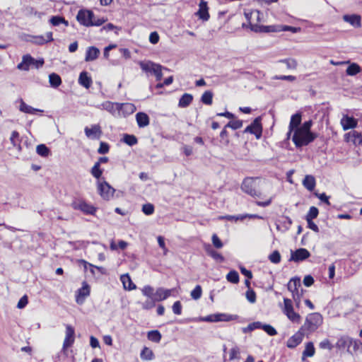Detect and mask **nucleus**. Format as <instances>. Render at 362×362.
Masks as SVG:
<instances>
[{
    "label": "nucleus",
    "instance_id": "56",
    "mask_svg": "<svg viewBox=\"0 0 362 362\" xmlns=\"http://www.w3.org/2000/svg\"><path fill=\"white\" fill-rule=\"evenodd\" d=\"M209 247H210V246L209 245ZM207 252L208 254L212 257L214 259L216 260H218L220 262H222L223 261V256L219 254L218 252H217L216 251L214 250L213 249L211 248H209L207 250Z\"/></svg>",
    "mask_w": 362,
    "mask_h": 362
},
{
    "label": "nucleus",
    "instance_id": "43",
    "mask_svg": "<svg viewBox=\"0 0 362 362\" xmlns=\"http://www.w3.org/2000/svg\"><path fill=\"white\" fill-rule=\"evenodd\" d=\"M213 93L210 90L205 91L201 98V101L205 104L210 105L212 104Z\"/></svg>",
    "mask_w": 362,
    "mask_h": 362
},
{
    "label": "nucleus",
    "instance_id": "15",
    "mask_svg": "<svg viewBox=\"0 0 362 362\" xmlns=\"http://www.w3.org/2000/svg\"><path fill=\"white\" fill-rule=\"evenodd\" d=\"M195 15L197 16L199 18L203 21H207L209 19L210 15L209 13V7L206 1L204 0H200L199 4V9L195 13Z\"/></svg>",
    "mask_w": 362,
    "mask_h": 362
},
{
    "label": "nucleus",
    "instance_id": "53",
    "mask_svg": "<svg viewBox=\"0 0 362 362\" xmlns=\"http://www.w3.org/2000/svg\"><path fill=\"white\" fill-rule=\"evenodd\" d=\"M142 211L147 216L151 215L154 212V206L150 203L145 204L142 206Z\"/></svg>",
    "mask_w": 362,
    "mask_h": 362
},
{
    "label": "nucleus",
    "instance_id": "2",
    "mask_svg": "<svg viewBox=\"0 0 362 362\" xmlns=\"http://www.w3.org/2000/svg\"><path fill=\"white\" fill-rule=\"evenodd\" d=\"M322 323V317L318 313L309 314L300 329L308 336L315 332Z\"/></svg>",
    "mask_w": 362,
    "mask_h": 362
},
{
    "label": "nucleus",
    "instance_id": "1",
    "mask_svg": "<svg viewBox=\"0 0 362 362\" xmlns=\"http://www.w3.org/2000/svg\"><path fill=\"white\" fill-rule=\"evenodd\" d=\"M312 125V120H308L293 131L292 141L297 148L308 145L317 137V134L310 131Z\"/></svg>",
    "mask_w": 362,
    "mask_h": 362
},
{
    "label": "nucleus",
    "instance_id": "63",
    "mask_svg": "<svg viewBox=\"0 0 362 362\" xmlns=\"http://www.w3.org/2000/svg\"><path fill=\"white\" fill-rule=\"evenodd\" d=\"M245 295L249 302L254 303L256 301V294L254 291L249 289L248 291H247Z\"/></svg>",
    "mask_w": 362,
    "mask_h": 362
},
{
    "label": "nucleus",
    "instance_id": "17",
    "mask_svg": "<svg viewBox=\"0 0 362 362\" xmlns=\"http://www.w3.org/2000/svg\"><path fill=\"white\" fill-rule=\"evenodd\" d=\"M31 39L30 41L37 45H42L49 42L53 41L52 33L47 32L45 35H33L30 36Z\"/></svg>",
    "mask_w": 362,
    "mask_h": 362
},
{
    "label": "nucleus",
    "instance_id": "31",
    "mask_svg": "<svg viewBox=\"0 0 362 362\" xmlns=\"http://www.w3.org/2000/svg\"><path fill=\"white\" fill-rule=\"evenodd\" d=\"M136 119L139 127H145L149 124V117L144 112H138L136 115Z\"/></svg>",
    "mask_w": 362,
    "mask_h": 362
},
{
    "label": "nucleus",
    "instance_id": "32",
    "mask_svg": "<svg viewBox=\"0 0 362 362\" xmlns=\"http://www.w3.org/2000/svg\"><path fill=\"white\" fill-rule=\"evenodd\" d=\"M316 185L315 179L313 175H305L303 180V185L309 191H313Z\"/></svg>",
    "mask_w": 362,
    "mask_h": 362
},
{
    "label": "nucleus",
    "instance_id": "48",
    "mask_svg": "<svg viewBox=\"0 0 362 362\" xmlns=\"http://www.w3.org/2000/svg\"><path fill=\"white\" fill-rule=\"evenodd\" d=\"M226 279L230 283L238 284L239 282V274L236 271L232 270L226 275Z\"/></svg>",
    "mask_w": 362,
    "mask_h": 362
},
{
    "label": "nucleus",
    "instance_id": "14",
    "mask_svg": "<svg viewBox=\"0 0 362 362\" xmlns=\"http://www.w3.org/2000/svg\"><path fill=\"white\" fill-rule=\"evenodd\" d=\"M305 335H306V334L301 329H300L296 333H295L287 340L286 346L290 349L296 347L302 342Z\"/></svg>",
    "mask_w": 362,
    "mask_h": 362
},
{
    "label": "nucleus",
    "instance_id": "41",
    "mask_svg": "<svg viewBox=\"0 0 362 362\" xmlns=\"http://www.w3.org/2000/svg\"><path fill=\"white\" fill-rule=\"evenodd\" d=\"M147 337L148 340L158 343L161 339V334L158 330H151L148 332Z\"/></svg>",
    "mask_w": 362,
    "mask_h": 362
},
{
    "label": "nucleus",
    "instance_id": "12",
    "mask_svg": "<svg viewBox=\"0 0 362 362\" xmlns=\"http://www.w3.org/2000/svg\"><path fill=\"white\" fill-rule=\"evenodd\" d=\"M136 111V107L130 103H119L118 114L117 117H126Z\"/></svg>",
    "mask_w": 362,
    "mask_h": 362
},
{
    "label": "nucleus",
    "instance_id": "3",
    "mask_svg": "<svg viewBox=\"0 0 362 362\" xmlns=\"http://www.w3.org/2000/svg\"><path fill=\"white\" fill-rule=\"evenodd\" d=\"M76 19L78 23L84 26H98L104 23V20L98 19L95 21L93 11L86 9H81L78 12Z\"/></svg>",
    "mask_w": 362,
    "mask_h": 362
},
{
    "label": "nucleus",
    "instance_id": "35",
    "mask_svg": "<svg viewBox=\"0 0 362 362\" xmlns=\"http://www.w3.org/2000/svg\"><path fill=\"white\" fill-rule=\"evenodd\" d=\"M10 141L13 147L18 148L19 151L21 149L20 135L18 132H12Z\"/></svg>",
    "mask_w": 362,
    "mask_h": 362
},
{
    "label": "nucleus",
    "instance_id": "57",
    "mask_svg": "<svg viewBox=\"0 0 362 362\" xmlns=\"http://www.w3.org/2000/svg\"><path fill=\"white\" fill-rule=\"evenodd\" d=\"M243 126V121L241 120H234L229 122L225 127H229L233 129H238L242 127Z\"/></svg>",
    "mask_w": 362,
    "mask_h": 362
},
{
    "label": "nucleus",
    "instance_id": "18",
    "mask_svg": "<svg viewBox=\"0 0 362 362\" xmlns=\"http://www.w3.org/2000/svg\"><path fill=\"white\" fill-rule=\"evenodd\" d=\"M90 295V287L83 282V286L77 291L76 300L78 304L83 303L85 298Z\"/></svg>",
    "mask_w": 362,
    "mask_h": 362
},
{
    "label": "nucleus",
    "instance_id": "45",
    "mask_svg": "<svg viewBox=\"0 0 362 362\" xmlns=\"http://www.w3.org/2000/svg\"><path fill=\"white\" fill-rule=\"evenodd\" d=\"M155 292L156 291H154V288L149 285L144 286L141 288L142 294L144 296L147 297L148 298H153L154 296Z\"/></svg>",
    "mask_w": 362,
    "mask_h": 362
},
{
    "label": "nucleus",
    "instance_id": "22",
    "mask_svg": "<svg viewBox=\"0 0 362 362\" xmlns=\"http://www.w3.org/2000/svg\"><path fill=\"white\" fill-rule=\"evenodd\" d=\"M119 103L105 101L100 105L102 109L109 112L115 117H117Z\"/></svg>",
    "mask_w": 362,
    "mask_h": 362
},
{
    "label": "nucleus",
    "instance_id": "30",
    "mask_svg": "<svg viewBox=\"0 0 362 362\" xmlns=\"http://www.w3.org/2000/svg\"><path fill=\"white\" fill-rule=\"evenodd\" d=\"M19 110L21 112L27 113V114H35V112H42L43 110L34 108L28 105H27L22 99L20 100V107Z\"/></svg>",
    "mask_w": 362,
    "mask_h": 362
},
{
    "label": "nucleus",
    "instance_id": "55",
    "mask_svg": "<svg viewBox=\"0 0 362 362\" xmlns=\"http://www.w3.org/2000/svg\"><path fill=\"white\" fill-rule=\"evenodd\" d=\"M156 300H154V298H148L145 302L142 303V308L144 310H150L155 307Z\"/></svg>",
    "mask_w": 362,
    "mask_h": 362
},
{
    "label": "nucleus",
    "instance_id": "59",
    "mask_svg": "<svg viewBox=\"0 0 362 362\" xmlns=\"http://www.w3.org/2000/svg\"><path fill=\"white\" fill-rule=\"evenodd\" d=\"M182 307L181 303L179 300L175 301L172 307L173 312L175 315H180L182 313Z\"/></svg>",
    "mask_w": 362,
    "mask_h": 362
},
{
    "label": "nucleus",
    "instance_id": "23",
    "mask_svg": "<svg viewBox=\"0 0 362 362\" xmlns=\"http://www.w3.org/2000/svg\"><path fill=\"white\" fill-rule=\"evenodd\" d=\"M35 59L29 54L24 55L22 62L18 64L17 68L20 70L28 71L31 65L34 64Z\"/></svg>",
    "mask_w": 362,
    "mask_h": 362
},
{
    "label": "nucleus",
    "instance_id": "4",
    "mask_svg": "<svg viewBox=\"0 0 362 362\" xmlns=\"http://www.w3.org/2000/svg\"><path fill=\"white\" fill-rule=\"evenodd\" d=\"M98 192L105 200H110L113 197L115 189L105 180H99L97 182Z\"/></svg>",
    "mask_w": 362,
    "mask_h": 362
},
{
    "label": "nucleus",
    "instance_id": "38",
    "mask_svg": "<svg viewBox=\"0 0 362 362\" xmlns=\"http://www.w3.org/2000/svg\"><path fill=\"white\" fill-rule=\"evenodd\" d=\"M140 357L144 361H151L154 358V354L151 349L144 347L140 354Z\"/></svg>",
    "mask_w": 362,
    "mask_h": 362
},
{
    "label": "nucleus",
    "instance_id": "39",
    "mask_svg": "<svg viewBox=\"0 0 362 362\" xmlns=\"http://www.w3.org/2000/svg\"><path fill=\"white\" fill-rule=\"evenodd\" d=\"M49 82L52 87L57 88L61 85L62 79L58 74L52 73L49 76Z\"/></svg>",
    "mask_w": 362,
    "mask_h": 362
},
{
    "label": "nucleus",
    "instance_id": "6",
    "mask_svg": "<svg viewBox=\"0 0 362 362\" xmlns=\"http://www.w3.org/2000/svg\"><path fill=\"white\" fill-rule=\"evenodd\" d=\"M71 206L74 209L79 210L87 215H94L97 210V209L95 206L87 203L85 200L82 199H78L74 200L72 202Z\"/></svg>",
    "mask_w": 362,
    "mask_h": 362
},
{
    "label": "nucleus",
    "instance_id": "19",
    "mask_svg": "<svg viewBox=\"0 0 362 362\" xmlns=\"http://www.w3.org/2000/svg\"><path fill=\"white\" fill-rule=\"evenodd\" d=\"M175 289H165L163 287H159L156 289L155 294H154V300L157 301H162L165 299H167L169 296H171L172 292Z\"/></svg>",
    "mask_w": 362,
    "mask_h": 362
},
{
    "label": "nucleus",
    "instance_id": "40",
    "mask_svg": "<svg viewBox=\"0 0 362 362\" xmlns=\"http://www.w3.org/2000/svg\"><path fill=\"white\" fill-rule=\"evenodd\" d=\"M49 22L54 26L59 25L62 23L64 24L65 26H68L69 25L68 21H66L64 19V18H63L62 16H52L49 19Z\"/></svg>",
    "mask_w": 362,
    "mask_h": 362
},
{
    "label": "nucleus",
    "instance_id": "60",
    "mask_svg": "<svg viewBox=\"0 0 362 362\" xmlns=\"http://www.w3.org/2000/svg\"><path fill=\"white\" fill-rule=\"evenodd\" d=\"M262 329L270 336H274L277 334L276 329L269 325H264Z\"/></svg>",
    "mask_w": 362,
    "mask_h": 362
},
{
    "label": "nucleus",
    "instance_id": "61",
    "mask_svg": "<svg viewBox=\"0 0 362 362\" xmlns=\"http://www.w3.org/2000/svg\"><path fill=\"white\" fill-rule=\"evenodd\" d=\"M319 346L320 349H328V350H332L333 346L331 344L330 341L329 339H325L324 340H322L320 344H319Z\"/></svg>",
    "mask_w": 362,
    "mask_h": 362
},
{
    "label": "nucleus",
    "instance_id": "47",
    "mask_svg": "<svg viewBox=\"0 0 362 362\" xmlns=\"http://www.w3.org/2000/svg\"><path fill=\"white\" fill-rule=\"evenodd\" d=\"M91 174L93 177L97 178L98 180H100V177L103 174V170L100 168V162H96L91 169Z\"/></svg>",
    "mask_w": 362,
    "mask_h": 362
},
{
    "label": "nucleus",
    "instance_id": "7",
    "mask_svg": "<svg viewBox=\"0 0 362 362\" xmlns=\"http://www.w3.org/2000/svg\"><path fill=\"white\" fill-rule=\"evenodd\" d=\"M301 286L300 278H292L288 283L287 287L289 291L292 293V296L296 302V306L299 307L300 303L301 294L299 293L298 288Z\"/></svg>",
    "mask_w": 362,
    "mask_h": 362
},
{
    "label": "nucleus",
    "instance_id": "13",
    "mask_svg": "<svg viewBox=\"0 0 362 362\" xmlns=\"http://www.w3.org/2000/svg\"><path fill=\"white\" fill-rule=\"evenodd\" d=\"M310 256V252L305 248H300L296 251H291L290 261L299 262L303 261Z\"/></svg>",
    "mask_w": 362,
    "mask_h": 362
},
{
    "label": "nucleus",
    "instance_id": "51",
    "mask_svg": "<svg viewBox=\"0 0 362 362\" xmlns=\"http://www.w3.org/2000/svg\"><path fill=\"white\" fill-rule=\"evenodd\" d=\"M202 293V287L199 285L195 286V288L191 291L190 296L194 300H198L201 298Z\"/></svg>",
    "mask_w": 362,
    "mask_h": 362
},
{
    "label": "nucleus",
    "instance_id": "64",
    "mask_svg": "<svg viewBox=\"0 0 362 362\" xmlns=\"http://www.w3.org/2000/svg\"><path fill=\"white\" fill-rule=\"evenodd\" d=\"M351 346H353L354 351L359 350L362 351V342L359 340L352 339Z\"/></svg>",
    "mask_w": 362,
    "mask_h": 362
},
{
    "label": "nucleus",
    "instance_id": "20",
    "mask_svg": "<svg viewBox=\"0 0 362 362\" xmlns=\"http://www.w3.org/2000/svg\"><path fill=\"white\" fill-rule=\"evenodd\" d=\"M141 69L146 73L154 74L158 68L160 66L158 64H156L151 61H141L139 63Z\"/></svg>",
    "mask_w": 362,
    "mask_h": 362
},
{
    "label": "nucleus",
    "instance_id": "46",
    "mask_svg": "<svg viewBox=\"0 0 362 362\" xmlns=\"http://www.w3.org/2000/svg\"><path fill=\"white\" fill-rule=\"evenodd\" d=\"M37 153L42 157H47L50 151L45 144H40L36 148Z\"/></svg>",
    "mask_w": 362,
    "mask_h": 362
},
{
    "label": "nucleus",
    "instance_id": "52",
    "mask_svg": "<svg viewBox=\"0 0 362 362\" xmlns=\"http://www.w3.org/2000/svg\"><path fill=\"white\" fill-rule=\"evenodd\" d=\"M269 259L274 264H278L281 262V255L279 251L275 250L269 256Z\"/></svg>",
    "mask_w": 362,
    "mask_h": 362
},
{
    "label": "nucleus",
    "instance_id": "34",
    "mask_svg": "<svg viewBox=\"0 0 362 362\" xmlns=\"http://www.w3.org/2000/svg\"><path fill=\"white\" fill-rule=\"evenodd\" d=\"M352 342V338L349 337H340L337 343H336V347L341 349L347 347L348 349L351 346Z\"/></svg>",
    "mask_w": 362,
    "mask_h": 362
},
{
    "label": "nucleus",
    "instance_id": "16",
    "mask_svg": "<svg viewBox=\"0 0 362 362\" xmlns=\"http://www.w3.org/2000/svg\"><path fill=\"white\" fill-rule=\"evenodd\" d=\"M84 132L86 136L91 139H98L102 135V130L98 124H93L90 127H86Z\"/></svg>",
    "mask_w": 362,
    "mask_h": 362
},
{
    "label": "nucleus",
    "instance_id": "8",
    "mask_svg": "<svg viewBox=\"0 0 362 362\" xmlns=\"http://www.w3.org/2000/svg\"><path fill=\"white\" fill-rule=\"evenodd\" d=\"M236 319V316L228 315L225 313L211 314L199 319L202 322H229Z\"/></svg>",
    "mask_w": 362,
    "mask_h": 362
},
{
    "label": "nucleus",
    "instance_id": "28",
    "mask_svg": "<svg viewBox=\"0 0 362 362\" xmlns=\"http://www.w3.org/2000/svg\"><path fill=\"white\" fill-rule=\"evenodd\" d=\"M120 280L124 289L132 291L136 288V285L132 282L129 274H122L120 276Z\"/></svg>",
    "mask_w": 362,
    "mask_h": 362
},
{
    "label": "nucleus",
    "instance_id": "49",
    "mask_svg": "<svg viewBox=\"0 0 362 362\" xmlns=\"http://www.w3.org/2000/svg\"><path fill=\"white\" fill-rule=\"evenodd\" d=\"M279 62L286 64V67L289 69H296L298 64L296 60L294 59H281Z\"/></svg>",
    "mask_w": 362,
    "mask_h": 362
},
{
    "label": "nucleus",
    "instance_id": "29",
    "mask_svg": "<svg viewBox=\"0 0 362 362\" xmlns=\"http://www.w3.org/2000/svg\"><path fill=\"white\" fill-rule=\"evenodd\" d=\"M78 83L82 86L88 88L92 84V79L86 71H82L78 78Z\"/></svg>",
    "mask_w": 362,
    "mask_h": 362
},
{
    "label": "nucleus",
    "instance_id": "9",
    "mask_svg": "<svg viewBox=\"0 0 362 362\" xmlns=\"http://www.w3.org/2000/svg\"><path fill=\"white\" fill-rule=\"evenodd\" d=\"M255 179L252 177H246L243 180L241 184V189L247 193V194L255 197H259V193H258L255 189Z\"/></svg>",
    "mask_w": 362,
    "mask_h": 362
},
{
    "label": "nucleus",
    "instance_id": "37",
    "mask_svg": "<svg viewBox=\"0 0 362 362\" xmlns=\"http://www.w3.org/2000/svg\"><path fill=\"white\" fill-rule=\"evenodd\" d=\"M192 100L193 97L192 95L185 93L180 99L178 105L180 107H186L192 103Z\"/></svg>",
    "mask_w": 362,
    "mask_h": 362
},
{
    "label": "nucleus",
    "instance_id": "27",
    "mask_svg": "<svg viewBox=\"0 0 362 362\" xmlns=\"http://www.w3.org/2000/svg\"><path fill=\"white\" fill-rule=\"evenodd\" d=\"M100 51L95 47H90L86 50L85 61L90 62L96 59L98 57Z\"/></svg>",
    "mask_w": 362,
    "mask_h": 362
},
{
    "label": "nucleus",
    "instance_id": "54",
    "mask_svg": "<svg viewBox=\"0 0 362 362\" xmlns=\"http://www.w3.org/2000/svg\"><path fill=\"white\" fill-rule=\"evenodd\" d=\"M319 214V211L317 208L315 206H311L309 209L308 213L305 216V219H313L317 218V215Z\"/></svg>",
    "mask_w": 362,
    "mask_h": 362
},
{
    "label": "nucleus",
    "instance_id": "10",
    "mask_svg": "<svg viewBox=\"0 0 362 362\" xmlns=\"http://www.w3.org/2000/svg\"><path fill=\"white\" fill-rule=\"evenodd\" d=\"M245 16L248 22L249 27L252 31H253L255 33H259V32H269L271 30L269 29V27L261 26L259 25H257V23H255L254 19H253L252 11H245Z\"/></svg>",
    "mask_w": 362,
    "mask_h": 362
},
{
    "label": "nucleus",
    "instance_id": "26",
    "mask_svg": "<svg viewBox=\"0 0 362 362\" xmlns=\"http://www.w3.org/2000/svg\"><path fill=\"white\" fill-rule=\"evenodd\" d=\"M302 116L301 113L297 112L291 116V121L289 123L288 129H290V132H293L296 129V128L300 127V124L301 122Z\"/></svg>",
    "mask_w": 362,
    "mask_h": 362
},
{
    "label": "nucleus",
    "instance_id": "33",
    "mask_svg": "<svg viewBox=\"0 0 362 362\" xmlns=\"http://www.w3.org/2000/svg\"><path fill=\"white\" fill-rule=\"evenodd\" d=\"M315 349L313 342L310 341L305 344V349L303 351L302 360L304 361L307 357H312L315 355Z\"/></svg>",
    "mask_w": 362,
    "mask_h": 362
},
{
    "label": "nucleus",
    "instance_id": "21",
    "mask_svg": "<svg viewBox=\"0 0 362 362\" xmlns=\"http://www.w3.org/2000/svg\"><path fill=\"white\" fill-rule=\"evenodd\" d=\"M74 342V329L71 325L66 327V337L63 344V348L66 349L71 346Z\"/></svg>",
    "mask_w": 362,
    "mask_h": 362
},
{
    "label": "nucleus",
    "instance_id": "42",
    "mask_svg": "<svg viewBox=\"0 0 362 362\" xmlns=\"http://www.w3.org/2000/svg\"><path fill=\"white\" fill-rule=\"evenodd\" d=\"M361 71V67L356 63L351 64L346 69V73L348 76H355Z\"/></svg>",
    "mask_w": 362,
    "mask_h": 362
},
{
    "label": "nucleus",
    "instance_id": "36",
    "mask_svg": "<svg viewBox=\"0 0 362 362\" xmlns=\"http://www.w3.org/2000/svg\"><path fill=\"white\" fill-rule=\"evenodd\" d=\"M348 136L350 138L351 141L354 142L356 145H359L362 144V134L361 133L357 131H352L349 132Z\"/></svg>",
    "mask_w": 362,
    "mask_h": 362
},
{
    "label": "nucleus",
    "instance_id": "25",
    "mask_svg": "<svg viewBox=\"0 0 362 362\" xmlns=\"http://www.w3.org/2000/svg\"><path fill=\"white\" fill-rule=\"evenodd\" d=\"M343 19L354 28H360L361 26V16L358 15H344Z\"/></svg>",
    "mask_w": 362,
    "mask_h": 362
},
{
    "label": "nucleus",
    "instance_id": "11",
    "mask_svg": "<svg viewBox=\"0 0 362 362\" xmlns=\"http://www.w3.org/2000/svg\"><path fill=\"white\" fill-rule=\"evenodd\" d=\"M262 128L261 125V119L260 117H257L255 120L251 123L250 125L247 126L244 132L250 133L255 134L257 139H259L262 135Z\"/></svg>",
    "mask_w": 362,
    "mask_h": 362
},
{
    "label": "nucleus",
    "instance_id": "50",
    "mask_svg": "<svg viewBox=\"0 0 362 362\" xmlns=\"http://www.w3.org/2000/svg\"><path fill=\"white\" fill-rule=\"evenodd\" d=\"M245 218V216H243V214H240L238 216L227 215V216H222L218 217V219H220V220L226 219V220L230 221H243Z\"/></svg>",
    "mask_w": 362,
    "mask_h": 362
},
{
    "label": "nucleus",
    "instance_id": "24",
    "mask_svg": "<svg viewBox=\"0 0 362 362\" xmlns=\"http://www.w3.org/2000/svg\"><path fill=\"white\" fill-rule=\"evenodd\" d=\"M358 122L352 117L345 115L341 119V124L344 130L355 128L357 126Z\"/></svg>",
    "mask_w": 362,
    "mask_h": 362
},
{
    "label": "nucleus",
    "instance_id": "62",
    "mask_svg": "<svg viewBox=\"0 0 362 362\" xmlns=\"http://www.w3.org/2000/svg\"><path fill=\"white\" fill-rule=\"evenodd\" d=\"M109 145L105 142H100L98 152L100 154H105L109 151Z\"/></svg>",
    "mask_w": 362,
    "mask_h": 362
},
{
    "label": "nucleus",
    "instance_id": "58",
    "mask_svg": "<svg viewBox=\"0 0 362 362\" xmlns=\"http://www.w3.org/2000/svg\"><path fill=\"white\" fill-rule=\"evenodd\" d=\"M253 19L255 23L258 25V23L262 21L263 14L258 10H252Z\"/></svg>",
    "mask_w": 362,
    "mask_h": 362
},
{
    "label": "nucleus",
    "instance_id": "5",
    "mask_svg": "<svg viewBox=\"0 0 362 362\" xmlns=\"http://www.w3.org/2000/svg\"><path fill=\"white\" fill-rule=\"evenodd\" d=\"M284 304L283 313L292 322L299 323L301 317L298 313L294 311L292 300L285 298L284 299Z\"/></svg>",
    "mask_w": 362,
    "mask_h": 362
},
{
    "label": "nucleus",
    "instance_id": "44",
    "mask_svg": "<svg viewBox=\"0 0 362 362\" xmlns=\"http://www.w3.org/2000/svg\"><path fill=\"white\" fill-rule=\"evenodd\" d=\"M122 141L127 145L132 146L136 145L138 142L137 138L134 135L124 134L122 139Z\"/></svg>",
    "mask_w": 362,
    "mask_h": 362
}]
</instances>
